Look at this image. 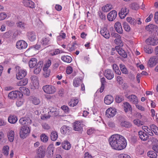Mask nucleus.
I'll return each instance as SVG.
<instances>
[{
  "instance_id": "f257e3e1",
  "label": "nucleus",
  "mask_w": 158,
  "mask_h": 158,
  "mask_svg": "<svg viewBox=\"0 0 158 158\" xmlns=\"http://www.w3.org/2000/svg\"><path fill=\"white\" fill-rule=\"evenodd\" d=\"M109 142L113 149L118 150L124 149L127 145L126 140L124 138L117 134L112 135L109 139Z\"/></svg>"
},
{
  "instance_id": "f03ea898",
  "label": "nucleus",
  "mask_w": 158,
  "mask_h": 158,
  "mask_svg": "<svg viewBox=\"0 0 158 158\" xmlns=\"http://www.w3.org/2000/svg\"><path fill=\"white\" fill-rule=\"evenodd\" d=\"M30 130L28 127L23 126L20 128L19 135L20 137L24 139L26 138L30 133Z\"/></svg>"
},
{
  "instance_id": "7ed1b4c3",
  "label": "nucleus",
  "mask_w": 158,
  "mask_h": 158,
  "mask_svg": "<svg viewBox=\"0 0 158 158\" xmlns=\"http://www.w3.org/2000/svg\"><path fill=\"white\" fill-rule=\"evenodd\" d=\"M42 89L45 93L49 94H53L56 91L55 87L51 85H44L42 87Z\"/></svg>"
},
{
  "instance_id": "20e7f679",
  "label": "nucleus",
  "mask_w": 158,
  "mask_h": 158,
  "mask_svg": "<svg viewBox=\"0 0 158 158\" xmlns=\"http://www.w3.org/2000/svg\"><path fill=\"white\" fill-rule=\"evenodd\" d=\"M146 42L148 45L155 46L158 44V39L153 36L149 37L146 40Z\"/></svg>"
},
{
  "instance_id": "39448f33",
  "label": "nucleus",
  "mask_w": 158,
  "mask_h": 158,
  "mask_svg": "<svg viewBox=\"0 0 158 158\" xmlns=\"http://www.w3.org/2000/svg\"><path fill=\"white\" fill-rule=\"evenodd\" d=\"M19 122L22 125L27 126L32 123V121L29 118H22L19 119Z\"/></svg>"
},
{
  "instance_id": "423d86ee",
  "label": "nucleus",
  "mask_w": 158,
  "mask_h": 158,
  "mask_svg": "<svg viewBox=\"0 0 158 158\" xmlns=\"http://www.w3.org/2000/svg\"><path fill=\"white\" fill-rule=\"evenodd\" d=\"M146 29L152 32L153 31L154 32L156 33V35H158V27L156 25L152 24L146 26Z\"/></svg>"
},
{
  "instance_id": "0eeeda50",
  "label": "nucleus",
  "mask_w": 158,
  "mask_h": 158,
  "mask_svg": "<svg viewBox=\"0 0 158 158\" xmlns=\"http://www.w3.org/2000/svg\"><path fill=\"white\" fill-rule=\"evenodd\" d=\"M116 110L114 108H110L107 109L106 111V115L108 118H111L114 117L116 114Z\"/></svg>"
},
{
  "instance_id": "6e6552de",
  "label": "nucleus",
  "mask_w": 158,
  "mask_h": 158,
  "mask_svg": "<svg viewBox=\"0 0 158 158\" xmlns=\"http://www.w3.org/2000/svg\"><path fill=\"white\" fill-rule=\"evenodd\" d=\"M21 95L23 96L22 92L18 90L13 91L10 92L8 95V97L10 99H14L16 98L19 95Z\"/></svg>"
},
{
  "instance_id": "1a4fd4ad",
  "label": "nucleus",
  "mask_w": 158,
  "mask_h": 158,
  "mask_svg": "<svg viewBox=\"0 0 158 158\" xmlns=\"http://www.w3.org/2000/svg\"><path fill=\"white\" fill-rule=\"evenodd\" d=\"M124 118L122 116H120L118 117V119L120 122V125L122 127H130L131 126V123L129 122L124 121Z\"/></svg>"
},
{
  "instance_id": "9d476101",
  "label": "nucleus",
  "mask_w": 158,
  "mask_h": 158,
  "mask_svg": "<svg viewBox=\"0 0 158 158\" xmlns=\"http://www.w3.org/2000/svg\"><path fill=\"white\" fill-rule=\"evenodd\" d=\"M16 47L19 49H23L26 48L27 46V44L23 40L18 41L16 44Z\"/></svg>"
},
{
  "instance_id": "9b49d317",
  "label": "nucleus",
  "mask_w": 158,
  "mask_h": 158,
  "mask_svg": "<svg viewBox=\"0 0 158 158\" xmlns=\"http://www.w3.org/2000/svg\"><path fill=\"white\" fill-rule=\"evenodd\" d=\"M26 35L28 39L31 41H33L36 40V35L34 31H29L27 32Z\"/></svg>"
},
{
  "instance_id": "f8f14e48",
  "label": "nucleus",
  "mask_w": 158,
  "mask_h": 158,
  "mask_svg": "<svg viewBox=\"0 0 158 158\" xmlns=\"http://www.w3.org/2000/svg\"><path fill=\"white\" fill-rule=\"evenodd\" d=\"M27 74V72L26 70L22 69L19 70L18 73L16 75V78L18 80L21 79L25 77Z\"/></svg>"
},
{
  "instance_id": "ddd939ff",
  "label": "nucleus",
  "mask_w": 158,
  "mask_h": 158,
  "mask_svg": "<svg viewBox=\"0 0 158 158\" xmlns=\"http://www.w3.org/2000/svg\"><path fill=\"white\" fill-rule=\"evenodd\" d=\"M129 12V10L126 7L121 8L118 13L120 18L121 19L124 18L128 13Z\"/></svg>"
},
{
  "instance_id": "4468645a",
  "label": "nucleus",
  "mask_w": 158,
  "mask_h": 158,
  "mask_svg": "<svg viewBox=\"0 0 158 158\" xmlns=\"http://www.w3.org/2000/svg\"><path fill=\"white\" fill-rule=\"evenodd\" d=\"M104 75L109 80L113 79L114 76L113 71L109 69H107L105 71Z\"/></svg>"
},
{
  "instance_id": "2eb2a0df",
  "label": "nucleus",
  "mask_w": 158,
  "mask_h": 158,
  "mask_svg": "<svg viewBox=\"0 0 158 158\" xmlns=\"http://www.w3.org/2000/svg\"><path fill=\"white\" fill-rule=\"evenodd\" d=\"M117 13L115 10H113L110 12L107 15V18L109 21H113L117 17Z\"/></svg>"
},
{
  "instance_id": "dca6fc26",
  "label": "nucleus",
  "mask_w": 158,
  "mask_h": 158,
  "mask_svg": "<svg viewBox=\"0 0 158 158\" xmlns=\"http://www.w3.org/2000/svg\"><path fill=\"white\" fill-rule=\"evenodd\" d=\"M115 48L118 53L123 58H126L127 57V53L122 48L118 46H116Z\"/></svg>"
},
{
  "instance_id": "f3484780",
  "label": "nucleus",
  "mask_w": 158,
  "mask_h": 158,
  "mask_svg": "<svg viewBox=\"0 0 158 158\" xmlns=\"http://www.w3.org/2000/svg\"><path fill=\"white\" fill-rule=\"evenodd\" d=\"M45 152L43 148L40 147L37 150V155L35 158H43L45 156Z\"/></svg>"
},
{
  "instance_id": "a211bd4d",
  "label": "nucleus",
  "mask_w": 158,
  "mask_h": 158,
  "mask_svg": "<svg viewBox=\"0 0 158 158\" xmlns=\"http://www.w3.org/2000/svg\"><path fill=\"white\" fill-rule=\"evenodd\" d=\"M138 133L139 137L141 140L145 141L149 139V135L144 131H140Z\"/></svg>"
},
{
  "instance_id": "6ab92c4d",
  "label": "nucleus",
  "mask_w": 158,
  "mask_h": 158,
  "mask_svg": "<svg viewBox=\"0 0 158 158\" xmlns=\"http://www.w3.org/2000/svg\"><path fill=\"white\" fill-rule=\"evenodd\" d=\"M114 27L116 31L120 34L123 33V30L121 23L119 22H116L114 24Z\"/></svg>"
},
{
  "instance_id": "aec40b11",
  "label": "nucleus",
  "mask_w": 158,
  "mask_h": 158,
  "mask_svg": "<svg viewBox=\"0 0 158 158\" xmlns=\"http://www.w3.org/2000/svg\"><path fill=\"white\" fill-rule=\"evenodd\" d=\"M100 33L102 36L106 39H108L110 36L109 31L106 27L102 28L101 29Z\"/></svg>"
},
{
  "instance_id": "412c9836",
  "label": "nucleus",
  "mask_w": 158,
  "mask_h": 158,
  "mask_svg": "<svg viewBox=\"0 0 158 158\" xmlns=\"http://www.w3.org/2000/svg\"><path fill=\"white\" fill-rule=\"evenodd\" d=\"M71 130V127L66 125H64L61 127L60 131L62 134L69 135Z\"/></svg>"
},
{
  "instance_id": "4be33fe9",
  "label": "nucleus",
  "mask_w": 158,
  "mask_h": 158,
  "mask_svg": "<svg viewBox=\"0 0 158 158\" xmlns=\"http://www.w3.org/2000/svg\"><path fill=\"white\" fill-rule=\"evenodd\" d=\"M24 5L30 8H33L35 7L34 3L30 0H24L23 1Z\"/></svg>"
},
{
  "instance_id": "5701e85b",
  "label": "nucleus",
  "mask_w": 158,
  "mask_h": 158,
  "mask_svg": "<svg viewBox=\"0 0 158 158\" xmlns=\"http://www.w3.org/2000/svg\"><path fill=\"white\" fill-rule=\"evenodd\" d=\"M114 98L111 95L106 96L104 99L105 103L107 105H109L111 103L114 101Z\"/></svg>"
},
{
  "instance_id": "b1692460",
  "label": "nucleus",
  "mask_w": 158,
  "mask_h": 158,
  "mask_svg": "<svg viewBox=\"0 0 158 158\" xmlns=\"http://www.w3.org/2000/svg\"><path fill=\"white\" fill-rule=\"evenodd\" d=\"M61 146L63 149L66 150L70 149L71 147L70 143L67 140L64 141L62 143Z\"/></svg>"
},
{
  "instance_id": "393cba45",
  "label": "nucleus",
  "mask_w": 158,
  "mask_h": 158,
  "mask_svg": "<svg viewBox=\"0 0 158 158\" xmlns=\"http://www.w3.org/2000/svg\"><path fill=\"white\" fill-rule=\"evenodd\" d=\"M127 98L129 99L130 101L132 103L137 104L138 102V100L137 97L134 95H129L127 97Z\"/></svg>"
},
{
  "instance_id": "a878e982",
  "label": "nucleus",
  "mask_w": 158,
  "mask_h": 158,
  "mask_svg": "<svg viewBox=\"0 0 158 158\" xmlns=\"http://www.w3.org/2000/svg\"><path fill=\"white\" fill-rule=\"evenodd\" d=\"M59 114L58 110L55 108H52L48 112V114L50 116H56Z\"/></svg>"
},
{
  "instance_id": "bb28decb",
  "label": "nucleus",
  "mask_w": 158,
  "mask_h": 158,
  "mask_svg": "<svg viewBox=\"0 0 158 158\" xmlns=\"http://www.w3.org/2000/svg\"><path fill=\"white\" fill-rule=\"evenodd\" d=\"M50 40L48 37L43 38L40 42L41 45L44 47L48 45L49 44Z\"/></svg>"
},
{
  "instance_id": "cd10ccee",
  "label": "nucleus",
  "mask_w": 158,
  "mask_h": 158,
  "mask_svg": "<svg viewBox=\"0 0 158 158\" xmlns=\"http://www.w3.org/2000/svg\"><path fill=\"white\" fill-rule=\"evenodd\" d=\"M37 60L35 58H32L29 62V65L30 68H32L35 67L37 65Z\"/></svg>"
},
{
  "instance_id": "c85d7f7f",
  "label": "nucleus",
  "mask_w": 158,
  "mask_h": 158,
  "mask_svg": "<svg viewBox=\"0 0 158 158\" xmlns=\"http://www.w3.org/2000/svg\"><path fill=\"white\" fill-rule=\"evenodd\" d=\"M14 131L12 130L9 131L7 133L8 139L10 142H12L14 138Z\"/></svg>"
},
{
  "instance_id": "c756f323",
  "label": "nucleus",
  "mask_w": 158,
  "mask_h": 158,
  "mask_svg": "<svg viewBox=\"0 0 158 158\" xmlns=\"http://www.w3.org/2000/svg\"><path fill=\"white\" fill-rule=\"evenodd\" d=\"M66 37V34L63 32V31H61L59 35L57 36L56 40L57 42H59L62 40L64 39Z\"/></svg>"
},
{
  "instance_id": "7c9ffc66",
  "label": "nucleus",
  "mask_w": 158,
  "mask_h": 158,
  "mask_svg": "<svg viewBox=\"0 0 158 158\" xmlns=\"http://www.w3.org/2000/svg\"><path fill=\"white\" fill-rule=\"evenodd\" d=\"M61 59L64 62L70 63L72 60V58L69 56H61Z\"/></svg>"
},
{
  "instance_id": "2f4dec72",
  "label": "nucleus",
  "mask_w": 158,
  "mask_h": 158,
  "mask_svg": "<svg viewBox=\"0 0 158 158\" xmlns=\"http://www.w3.org/2000/svg\"><path fill=\"white\" fill-rule=\"evenodd\" d=\"M78 99H76V98H73L69 102V105L70 106L74 107L78 104Z\"/></svg>"
},
{
  "instance_id": "473e14b6",
  "label": "nucleus",
  "mask_w": 158,
  "mask_h": 158,
  "mask_svg": "<svg viewBox=\"0 0 158 158\" xmlns=\"http://www.w3.org/2000/svg\"><path fill=\"white\" fill-rule=\"evenodd\" d=\"M18 120L17 118L15 115H10L8 118V122L12 124L15 123Z\"/></svg>"
},
{
  "instance_id": "72a5a7b5",
  "label": "nucleus",
  "mask_w": 158,
  "mask_h": 158,
  "mask_svg": "<svg viewBox=\"0 0 158 158\" xmlns=\"http://www.w3.org/2000/svg\"><path fill=\"white\" fill-rule=\"evenodd\" d=\"M58 137L57 132L55 131H52L50 135V137L51 140L53 141H55L57 139Z\"/></svg>"
},
{
  "instance_id": "f704fd0d",
  "label": "nucleus",
  "mask_w": 158,
  "mask_h": 158,
  "mask_svg": "<svg viewBox=\"0 0 158 158\" xmlns=\"http://www.w3.org/2000/svg\"><path fill=\"white\" fill-rule=\"evenodd\" d=\"M28 83V79L27 78L24 79L17 83V85L19 86L26 85Z\"/></svg>"
},
{
  "instance_id": "c9c22d12",
  "label": "nucleus",
  "mask_w": 158,
  "mask_h": 158,
  "mask_svg": "<svg viewBox=\"0 0 158 158\" xmlns=\"http://www.w3.org/2000/svg\"><path fill=\"white\" fill-rule=\"evenodd\" d=\"M31 101L34 105H36L39 104L40 102V99L36 97L32 96L31 98Z\"/></svg>"
},
{
  "instance_id": "e433bc0d",
  "label": "nucleus",
  "mask_w": 158,
  "mask_h": 158,
  "mask_svg": "<svg viewBox=\"0 0 158 158\" xmlns=\"http://www.w3.org/2000/svg\"><path fill=\"white\" fill-rule=\"evenodd\" d=\"M142 128L144 130V132L147 133L148 135L152 136L153 135L151 129H150L147 126H144L142 127Z\"/></svg>"
},
{
  "instance_id": "4c0bfd02",
  "label": "nucleus",
  "mask_w": 158,
  "mask_h": 158,
  "mask_svg": "<svg viewBox=\"0 0 158 158\" xmlns=\"http://www.w3.org/2000/svg\"><path fill=\"white\" fill-rule=\"evenodd\" d=\"M78 47V45L76 43V42H74L73 44L71 45H69L68 48L69 51H73L76 49Z\"/></svg>"
},
{
  "instance_id": "58836bf2",
  "label": "nucleus",
  "mask_w": 158,
  "mask_h": 158,
  "mask_svg": "<svg viewBox=\"0 0 158 158\" xmlns=\"http://www.w3.org/2000/svg\"><path fill=\"white\" fill-rule=\"evenodd\" d=\"M123 106H124V110L125 112H127L128 110H132L131 106L127 102H124Z\"/></svg>"
},
{
  "instance_id": "ea45409f",
  "label": "nucleus",
  "mask_w": 158,
  "mask_h": 158,
  "mask_svg": "<svg viewBox=\"0 0 158 158\" xmlns=\"http://www.w3.org/2000/svg\"><path fill=\"white\" fill-rule=\"evenodd\" d=\"M124 100V97L121 95H117L115 98V100L116 102L120 103Z\"/></svg>"
},
{
  "instance_id": "a19ab883",
  "label": "nucleus",
  "mask_w": 158,
  "mask_h": 158,
  "mask_svg": "<svg viewBox=\"0 0 158 158\" xmlns=\"http://www.w3.org/2000/svg\"><path fill=\"white\" fill-rule=\"evenodd\" d=\"M130 8L134 10H137L139 8V5L136 2H133L130 5Z\"/></svg>"
},
{
  "instance_id": "79ce46f5",
  "label": "nucleus",
  "mask_w": 158,
  "mask_h": 158,
  "mask_svg": "<svg viewBox=\"0 0 158 158\" xmlns=\"http://www.w3.org/2000/svg\"><path fill=\"white\" fill-rule=\"evenodd\" d=\"M156 58H150L149 60V64L151 67H152L156 65Z\"/></svg>"
},
{
  "instance_id": "37998d69",
  "label": "nucleus",
  "mask_w": 158,
  "mask_h": 158,
  "mask_svg": "<svg viewBox=\"0 0 158 158\" xmlns=\"http://www.w3.org/2000/svg\"><path fill=\"white\" fill-rule=\"evenodd\" d=\"M147 154L148 156L151 158H156L157 156L156 153L153 151H149Z\"/></svg>"
},
{
  "instance_id": "c03bdc74",
  "label": "nucleus",
  "mask_w": 158,
  "mask_h": 158,
  "mask_svg": "<svg viewBox=\"0 0 158 158\" xmlns=\"http://www.w3.org/2000/svg\"><path fill=\"white\" fill-rule=\"evenodd\" d=\"M9 147L8 145H5L3 147L2 149V153L4 155L7 156L9 154Z\"/></svg>"
},
{
  "instance_id": "a18cd8bd",
  "label": "nucleus",
  "mask_w": 158,
  "mask_h": 158,
  "mask_svg": "<svg viewBox=\"0 0 158 158\" xmlns=\"http://www.w3.org/2000/svg\"><path fill=\"white\" fill-rule=\"evenodd\" d=\"M152 131L156 135H158V128L155 125L152 124L150 126Z\"/></svg>"
},
{
  "instance_id": "49530a36",
  "label": "nucleus",
  "mask_w": 158,
  "mask_h": 158,
  "mask_svg": "<svg viewBox=\"0 0 158 158\" xmlns=\"http://www.w3.org/2000/svg\"><path fill=\"white\" fill-rule=\"evenodd\" d=\"M127 20L130 23L133 25H135L136 23V20L131 17H128L127 18Z\"/></svg>"
},
{
  "instance_id": "de8ad7c7",
  "label": "nucleus",
  "mask_w": 158,
  "mask_h": 158,
  "mask_svg": "<svg viewBox=\"0 0 158 158\" xmlns=\"http://www.w3.org/2000/svg\"><path fill=\"white\" fill-rule=\"evenodd\" d=\"M112 68L113 70L116 73L118 74V75L121 74V72L119 69L118 67V66L116 64H113L112 65Z\"/></svg>"
},
{
  "instance_id": "09e8293b",
  "label": "nucleus",
  "mask_w": 158,
  "mask_h": 158,
  "mask_svg": "<svg viewBox=\"0 0 158 158\" xmlns=\"http://www.w3.org/2000/svg\"><path fill=\"white\" fill-rule=\"evenodd\" d=\"M120 69L122 73L124 74H127L128 73V71L125 66L123 64H120Z\"/></svg>"
},
{
  "instance_id": "8fccbe9b",
  "label": "nucleus",
  "mask_w": 158,
  "mask_h": 158,
  "mask_svg": "<svg viewBox=\"0 0 158 158\" xmlns=\"http://www.w3.org/2000/svg\"><path fill=\"white\" fill-rule=\"evenodd\" d=\"M102 85L100 90V92L101 93H102L104 89V84L106 82L105 79L104 77H102L101 79V80Z\"/></svg>"
},
{
  "instance_id": "3c124183",
  "label": "nucleus",
  "mask_w": 158,
  "mask_h": 158,
  "mask_svg": "<svg viewBox=\"0 0 158 158\" xmlns=\"http://www.w3.org/2000/svg\"><path fill=\"white\" fill-rule=\"evenodd\" d=\"M16 25L18 27L21 28H24L25 27V25L24 23L22 21H18L16 23Z\"/></svg>"
},
{
  "instance_id": "603ef678",
  "label": "nucleus",
  "mask_w": 158,
  "mask_h": 158,
  "mask_svg": "<svg viewBox=\"0 0 158 158\" xmlns=\"http://www.w3.org/2000/svg\"><path fill=\"white\" fill-rule=\"evenodd\" d=\"M73 85L75 87H78L79 85V78L78 77H76L73 80Z\"/></svg>"
},
{
  "instance_id": "864d4df0",
  "label": "nucleus",
  "mask_w": 158,
  "mask_h": 158,
  "mask_svg": "<svg viewBox=\"0 0 158 158\" xmlns=\"http://www.w3.org/2000/svg\"><path fill=\"white\" fill-rule=\"evenodd\" d=\"M73 130L78 131L79 130V122L78 121L75 122L73 124Z\"/></svg>"
},
{
  "instance_id": "5fc2aeb1",
  "label": "nucleus",
  "mask_w": 158,
  "mask_h": 158,
  "mask_svg": "<svg viewBox=\"0 0 158 158\" xmlns=\"http://www.w3.org/2000/svg\"><path fill=\"white\" fill-rule=\"evenodd\" d=\"M123 25V27L126 31L129 32L130 31L131 28L127 23L124 22Z\"/></svg>"
},
{
  "instance_id": "6e6d98bb",
  "label": "nucleus",
  "mask_w": 158,
  "mask_h": 158,
  "mask_svg": "<svg viewBox=\"0 0 158 158\" xmlns=\"http://www.w3.org/2000/svg\"><path fill=\"white\" fill-rule=\"evenodd\" d=\"M144 50L145 52L148 54L151 53L153 51L152 49L147 46L144 47Z\"/></svg>"
},
{
  "instance_id": "4d7b16f0",
  "label": "nucleus",
  "mask_w": 158,
  "mask_h": 158,
  "mask_svg": "<svg viewBox=\"0 0 158 158\" xmlns=\"http://www.w3.org/2000/svg\"><path fill=\"white\" fill-rule=\"evenodd\" d=\"M38 66V65H36V66L35 67L34 71V73L36 74H39L40 72L42 69L41 66L40 67Z\"/></svg>"
},
{
  "instance_id": "13d9d810",
  "label": "nucleus",
  "mask_w": 158,
  "mask_h": 158,
  "mask_svg": "<svg viewBox=\"0 0 158 158\" xmlns=\"http://www.w3.org/2000/svg\"><path fill=\"white\" fill-rule=\"evenodd\" d=\"M40 139L43 142H46L48 140V137L45 134H42L40 136Z\"/></svg>"
},
{
  "instance_id": "bf43d9fd",
  "label": "nucleus",
  "mask_w": 158,
  "mask_h": 158,
  "mask_svg": "<svg viewBox=\"0 0 158 158\" xmlns=\"http://www.w3.org/2000/svg\"><path fill=\"white\" fill-rule=\"evenodd\" d=\"M98 15L100 19L102 20H105L106 19L105 15L102 13L101 11H99L98 12Z\"/></svg>"
},
{
  "instance_id": "052dcab7",
  "label": "nucleus",
  "mask_w": 158,
  "mask_h": 158,
  "mask_svg": "<svg viewBox=\"0 0 158 158\" xmlns=\"http://www.w3.org/2000/svg\"><path fill=\"white\" fill-rule=\"evenodd\" d=\"M60 64V60H56L53 64V68L54 69H57Z\"/></svg>"
},
{
  "instance_id": "680f3d73",
  "label": "nucleus",
  "mask_w": 158,
  "mask_h": 158,
  "mask_svg": "<svg viewBox=\"0 0 158 158\" xmlns=\"http://www.w3.org/2000/svg\"><path fill=\"white\" fill-rule=\"evenodd\" d=\"M7 17V15L5 12L0 13V21L5 19Z\"/></svg>"
},
{
  "instance_id": "e2e57ef3",
  "label": "nucleus",
  "mask_w": 158,
  "mask_h": 158,
  "mask_svg": "<svg viewBox=\"0 0 158 158\" xmlns=\"http://www.w3.org/2000/svg\"><path fill=\"white\" fill-rule=\"evenodd\" d=\"M54 150V148L49 147L48 148V153L50 156H52Z\"/></svg>"
},
{
  "instance_id": "0e129e2a",
  "label": "nucleus",
  "mask_w": 158,
  "mask_h": 158,
  "mask_svg": "<svg viewBox=\"0 0 158 158\" xmlns=\"http://www.w3.org/2000/svg\"><path fill=\"white\" fill-rule=\"evenodd\" d=\"M134 123L135 125H137L138 126H140V125H143V122H141L139 119H135L134 120Z\"/></svg>"
},
{
  "instance_id": "69168bd1",
  "label": "nucleus",
  "mask_w": 158,
  "mask_h": 158,
  "mask_svg": "<svg viewBox=\"0 0 158 158\" xmlns=\"http://www.w3.org/2000/svg\"><path fill=\"white\" fill-rule=\"evenodd\" d=\"M61 108L65 112L69 113V109L68 106H67L65 105L61 107Z\"/></svg>"
},
{
  "instance_id": "338daca9",
  "label": "nucleus",
  "mask_w": 158,
  "mask_h": 158,
  "mask_svg": "<svg viewBox=\"0 0 158 158\" xmlns=\"http://www.w3.org/2000/svg\"><path fill=\"white\" fill-rule=\"evenodd\" d=\"M72 72L73 69L71 67L69 66L67 67L66 72L67 74H70Z\"/></svg>"
},
{
  "instance_id": "774afa93",
  "label": "nucleus",
  "mask_w": 158,
  "mask_h": 158,
  "mask_svg": "<svg viewBox=\"0 0 158 158\" xmlns=\"http://www.w3.org/2000/svg\"><path fill=\"white\" fill-rule=\"evenodd\" d=\"M118 157L119 158H131L130 156L127 154H120Z\"/></svg>"
}]
</instances>
